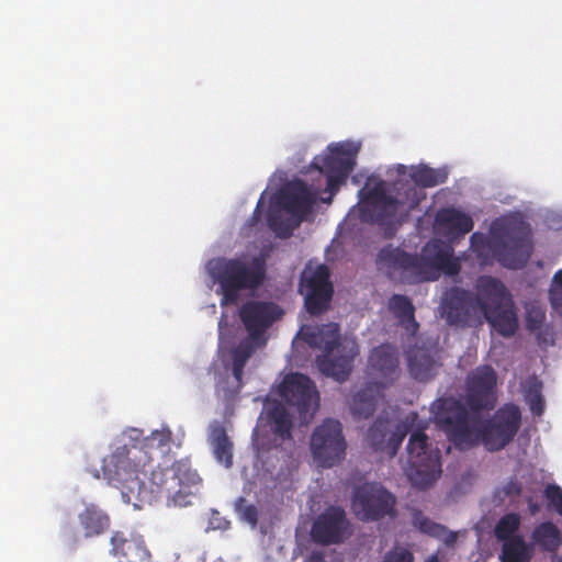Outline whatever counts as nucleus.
<instances>
[{"label":"nucleus","mask_w":562,"mask_h":562,"mask_svg":"<svg viewBox=\"0 0 562 562\" xmlns=\"http://www.w3.org/2000/svg\"><path fill=\"white\" fill-rule=\"evenodd\" d=\"M170 438V430H154L139 443L117 447L102 461L103 479L120 487L128 502L132 496L144 497L146 479L151 492L159 494H170L177 486L200 490L202 479L189 459L177 460L169 468L153 467V450L166 446Z\"/></svg>","instance_id":"obj_1"},{"label":"nucleus","mask_w":562,"mask_h":562,"mask_svg":"<svg viewBox=\"0 0 562 562\" xmlns=\"http://www.w3.org/2000/svg\"><path fill=\"white\" fill-rule=\"evenodd\" d=\"M430 412L436 425L459 450L482 442L488 451H499L514 439L521 422L520 409L515 404H506L492 418L482 420L480 414H470L454 396L435 400Z\"/></svg>","instance_id":"obj_2"},{"label":"nucleus","mask_w":562,"mask_h":562,"mask_svg":"<svg viewBox=\"0 0 562 562\" xmlns=\"http://www.w3.org/2000/svg\"><path fill=\"white\" fill-rule=\"evenodd\" d=\"M470 248L482 263L496 259L509 269L522 268L531 252V232L519 215L496 220L492 225V236L475 232L470 237Z\"/></svg>","instance_id":"obj_3"},{"label":"nucleus","mask_w":562,"mask_h":562,"mask_svg":"<svg viewBox=\"0 0 562 562\" xmlns=\"http://www.w3.org/2000/svg\"><path fill=\"white\" fill-rule=\"evenodd\" d=\"M378 262L382 268L398 272L402 281L409 284L434 280L436 277L431 269L451 277L461 270L460 259L454 257L453 248L439 240L424 247L423 258L391 245L385 246L378 255Z\"/></svg>","instance_id":"obj_4"},{"label":"nucleus","mask_w":562,"mask_h":562,"mask_svg":"<svg viewBox=\"0 0 562 562\" xmlns=\"http://www.w3.org/2000/svg\"><path fill=\"white\" fill-rule=\"evenodd\" d=\"M417 417V413L412 412L395 426V429L386 437L385 450L391 457H394L407 434L411 432L406 446L407 465L405 472L414 486L426 488L442 472L440 450L432 446L423 428L411 431Z\"/></svg>","instance_id":"obj_5"},{"label":"nucleus","mask_w":562,"mask_h":562,"mask_svg":"<svg viewBox=\"0 0 562 562\" xmlns=\"http://www.w3.org/2000/svg\"><path fill=\"white\" fill-rule=\"evenodd\" d=\"M206 267L213 282L218 286L222 304L237 303L240 292L258 289L266 279L265 261L257 257H218L211 259Z\"/></svg>","instance_id":"obj_6"},{"label":"nucleus","mask_w":562,"mask_h":562,"mask_svg":"<svg viewBox=\"0 0 562 562\" xmlns=\"http://www.w3.org/2000/svg\"><path fill=\"white\" fill-rule=\"evenodd\" d=\"M304 336L310 346L324 351L315 360L318 370L326 376H331L339 382L345 381L359 353L357 341L348 337L341 338L337 323L308 328Z\"/></svg>","instance_id":"obj_7"},{"label":"nucleus","mask_w":562,"mask_h":562,"mask_svg":"<svg viewBox=\"0 0 562 562\" xmlns=\"http://www.w3.org/2000/svg\"><path fill=\"white\" fill-rule=\"evenodd\" d=\"M395 189L398 191L397 196L387 194L383 181L369 190L362 188L359 191L361 218L364 222L385 225L392 223L403 205L407 204V210L417 205L416 190L409 182L395 183Z\"/></svg>","instance_id":"obj_8"},{"label":"nucleus","mask_w":562,"mask_h":562,"mask_svg":"<svg viewBox=\"0 0 562 562\" xmlns=\"http://www.w3.org/2000/svg\"><path fill=\"white\" fill-rule=\"evenodd\" d=\"M479 290L483 297L481 318L505 338L513 337L519 327L514 301L506 286L496 278L485 276L479 279Z\"/></svg>","instance_id":"obj_9"},{"label":"nucleus","mask_w":562,"mask_h":562,"mask_svg":"<svg viewBox=\"0 0 562 562\" xmlns=\"http://www.w3.org/2000/svg\"><path fill=\"white\" fill-rule=\"evenodd\" d=\"M483 297L459 286L448 289L441 297L440 313L449 325L469 327L482 324Z\"/></svg>","instance_id":"obj_10"},{"label":"nucleus","mask_w":562,"mask_h":562,"mask_svg":"<svg viewBox=\"0 0 562 562\" xmlns=\"http://www.w3.org/2000/svg\"><path fill=\"white\" fill-rule=\"evenodd\" d=\"M347 442L339 420L327 418L318 425L311 437V451L318 465L331 468L346 457Z\"/></svg>","instance_id":"obj_11"},{"label":"nucleus","mask_w":562,"mask_h":562,"mask_svg":"<svg viewBox=\"0 0 562 562\" xmlns=\"http://www.w3.org/2000/svg\"><path fill=\"white\" fill-rule=\"evenodd\" d=\"M497 374L487 364L479 366L465 378V396L462 403L470 414H481L495 408Z\"/></svg>","instance_id":"obj_12"},{"label":"nucleus","mask_w":562,"mask_h":562,"mask_svg":"<svg viewBox=\"0 0 562 562\" xmlns=\"http://www.w3.org/2000/svg\"><path fill=\"white\" fill-rule=\"evenodd\" d=\"M395 497L381 484L364 483L353 492L352 510L361 521L395 516Z\"/></svg>","instance_id":"obj_13"},{"label":"nucleus","mask_w":562,"mask_h":562,"mask_svg":"<svg viewBox=\"0 0 562 562\" xmlns=\"http://www.w3.org/2000/svg\"><path fill=\"white\" fill-rule=\"evenodd\" d=\"M300 292L305 296L304 304L311 315L323 314L328 308L334 293L327 266L306 267L301 276Z\"/></svg>","instance_id":"obj_14"},{"label":"nucleus","mask_w":562,"mask_h":562,"mask_svg":"<svg viewBox=\"0 0 562 562\" xmlns=\"http://www.w3.org/2000/svg\"><path fill=\"white\" fill-rule=\"evenodd\" d=\"M352 535V526L346 510L338 505H330L314 519L311 538L319 546L344 543Z\"/></svg>","instance_id":"obj_15"},{"label":"nucleus","mask_w":562,"mask_h":562,"mask_svg":"<svg viewBox=\"0 0 562 562\" xmlns=\"http://www.w3.org/2000/svg\"><path fill=\"white\" fill-rule=\"evenodd\" d=\"M280 396L300 414H306L317 405L318 393L313 381L302 373H291L284 376L279 386Z\"/></svg>","instance_id":"obj_16"},{"label":"nucleus","mask_w":562,"mask_h":562,"mask_svg":"<svg viewBox=\"0 0 562 562\" xmlns=\"http://www.w3.org/2000/svg\"><path fill=\"white\" fill-rule=\"evenodd\" d=\"M318 191L312 190L303 180H295L284 186L278 195V203L297 217V224L312 211Z\"/></svg>","instance_id":"obj_17"},{"label":"nucleus","mask_w":562,"mask_h":562,"mask_svg":"<svg viewBox=\"0 0 562 562\" xmlns=\"http://www.w3.org/2000/svg\"><path fill=\"white\" fill-rule=\"evenodd\" d=\"M282 315L279 306L272 302L249 301L239 311L240 319L251 336H260Z\"/></svg>","instance_id":"obj_18"},{"label":"nucleus","mask_w":562,"mask_h":562,"mask_svg":"<svg viewBox=\"0 0 562 562\" xmlns=\"http://www.w3.org/2000/svg\"><path fill=\"white\" fill-rule=\"evenodd\" d=\"M327 154L316 156L312 166L323 171L350 175L356 165L358 148L351 143H338L328 146Z\"/></svg>","instance_id":"obj_19"},{"label":"nucleus","mask_w":562,"mask_h":562,"mask_svg":"<svg viewBox=\"0 0 562 562\" xmlns=\"http://www.w3.org/2000/svg\"><path fill=\"white\" fill-rule=\"evenodd\" d=\"M398 352L389 344L375 347L369 356V367L374 374L382 378L378 383L384 386L398 376Z\"/></svg>","instance_id":"obj_20"},{"label":"nucleus","mask_w":562,"mask_h":562,"mask_svg":"<svg viewBox=\"0 0 562 562\" xmlns=\"http://www.w3.org/2000/svg\"><path fill=\"white\" fill-rule=\"evenodd\" d=\"M111 552L120 558V562H143L150 558L145 542L140 538H125L120 531L111 537Z\"/></svg>","instance_id":"obj_21"},{"label":"nucleus","mask_w":562,"mask_h":562,"mask_svg":"<svg viewBox=\"0 0 562 562\" xmlns=\"http://www.w3.org/2000/svg\"><path fill=\"white\" fill-rule=\"evenodd\" d=\"M408 369L411 375L420 382L432 379L437 373L439 363L425 348H414L407 355Z\"/></svg>","instance_id":"obj_22"},{"label":"nucleus","mask_w":562,"mask_h":562,"mask_svg":"<svg viewBox=\"0 0 562 562\" xmlns=\"http://www.w3.org/2000/svg\"><path fill=\"white\" fill-rule=\"evenodd\" d=\"M385 386L378 382H369L359 390L352 397L351 412L357 417L368 418L371 416Z\"/></svg>","instance_id":"obj_23"},{"label":"nucleus","mask_w":562,"mask_h":562,"mask_svg":"<svg viewBox=\"0 0 562 562\" xmlns=\"http://www.w3.org/2000/svg\"><path fill=\"white\" fill-rule=\"evenodd\" d=\"M209 441L216 461L226 469L231 468L234 445L222 424L215 423L211 426Z\"/></svg>","instance_id":"obj_24"},{"label":"nucleus","mask_w":562,"mask_h":562,"mask_svg":"<svg viewBox=\"0 0 562 562\" xmlns=\"http://www.w3.org/2000/svg\"><path fill=\"white\" fill-rule=\"evenodd\" d=\"M78 521L87 538L103 533L110 526L109 515L95 504H88L83 510L79 513Z\"/></svg>","instance_id":"obj_25"},{"label":"nucleus","mask_w":562,"mask_h":562,"mask_svg":"<svg viewBox=\"0 0 562 562\" xmlns=\"http://www.w3.org/2000/svg\"><path fill=\"white\" fill-rule=\"evenodd\" d=\"M437 223L453 236H463L473 229L472 217L457 209H443L437 213Z\"/></svg>","instance_id":"obj_26"},{"label":"nucleus","mask_w":562,"mask_h":562,"mask_svg":"<svg viewBox=\"0 0 562 562\" xmlns=\"http://www.w3.org/2000/svg\"><path fill=\"white\" fill-rule=\"evenodd\" d=\"M389 308L407 333L413 336L417 333L419 324L415 319V306L407 296L393 294L389 300Z\"/></svg>","instance_id":"obj_27"},{"label":"nucleus","mask_w":562,"mask_h":562,"mask_svg":"<svg viewBox=\"0 0 562 562\" xmlns=\"http://www.w3.org/2000/svg\"><path fill=\"white\" fill-rule=\"evenodd\" d=\"M412 524L420 532L442 540L447 547H452L457 542L458 536L454 531H450L446 526L432 521L419 509L413 512Z\"/></svg>","instance_id":"obj_28"},{"label":"nucleus","mask_w":562,"mask_h":562,"mask_svg":"<svg viewBox=\"0 0 562 562\" xmlns=\"http://www.w3.org/2000/svg\"><path fill=\"white\" fill-rule=\"evenodd\" d=\"M531 539L542 551L554 553L562 544V532L552 521H544L533 529Z\"/></svg>","instance_id":"obj_29"},{"label":"nucleus","mask_w":562,"mask_h":562,"mask_svg":"<svg viewBox=\"0 0 562 562\" xmlns=\"http://www.w3.org/2000/svg\"><path fill=\"white\" fill-rule=\"evenodd\" d=\"M267 418L271 425V431L274 435V441L280 439L284 441L286 439H291V429H292V420L290 418L286 408L280 404L276 403L267 411Z\"/></svg>","instance_id":"obj_30"},{"label":"nucleus","mask_w":562,"mask_h":562,"mask_svg":"<svg viewBox=\"0 0 562 562\" xmlns=\"http://www.w3.org/2000/svg\"><path fill=\"white\" fill-rule=\"evenodd\" d=\"M409 176L416 186L432 188L447 181L448 171L446 168H431L426 165H419L412 168Z\"/></svg>","instance_id":"obj_31"},{"label":"nucleus","mask_w":562,"mask_h":562,"mask_svg":"<svg viewBox=\"0 0 562 562\" xmlns=\"http://www.w3.org/2000/svg\"><path fill=\"white\" fill-rule=\"evenodd\" d=\"M531 550L521 536H515L503 543L501 562H529Z\"/></svg>","instance_id":"obj_32"},{"label":"nucleus","mask_w":562,"mask_h":562,"mask_svg":"<svg viewBox=\"0 0 562 562\" xmlns=\"http://www.w3.org/2000/svg\"><path fill=\"white\" fill-rule=\"evenodd\" d=\"M390 434V422L386 418H376L369 427L366 440L374 450H385L386 437Z\"/></svg>","instance_id":"obj_33"},{"label":"nucleus","mask_w":562,"mask_h":562,"mask_svg":"<svg viewBox=\"0 0 562 562\" xmlns=\"http://www.w3.org/2000/svg\"><path fill=\"white\" fill-rule=\"evenodd\" d=\"M541 392L542 382L537 378L530 379L525 390V400L535 416H541L544 412V400Z\"/></svg>","instance_id":"obj_34"},{"label":"nucleus","mask_w":562,"mask_h":562,"mask_svg":"<svg viewBox=\"0 0 562 562\" xmlns=\"http://www.w3.org/2000/svg\"><path fill=\"white\" fill-rule=\"evenodd\" d=\"M252 446L256 450L257 459L266 467L269 456L272 451L278 449L279 443L272 442L268 434L255 429L252 432Z\"/></svg>","instance_id":"obj_35"},{"label":"nucleus","mask_w":562,"mask_h":562,"mask_svg":"<svg viewBox=\"0 0 562 562\" xmlns=\"http://www.w3.org/2000/svg\"><path fill=\"white\" fill-rule=\"evenodd\" d=\"M520 517L518 514L510 513L503 516L495 526V536L498 540L508 541L519 529Z\"/></svg>","instance_id":"obj_36"},{"label":"nucleus","mask_w":562,"mask_h":562,"mask_svg":"<svg viewBox=\"0 0 562 562\" xmlns=\"http://www.w3.org/2000/svg\"><path fill=\"white\" fill-rule=\"evenodd\" d=\"M254 352L255 346L251 339L246 338L240 340L238 345L231 351L232 366L246 367Z\"/></svg>","instance_id":"obj_37"},{"label":"nucleus","mask_w":562,"mask_h":562,"mask_svg":"<svg viewBox=\"0 0 562 562\" xmlns=\"http://www.w3.org/2000/svg\"><path fill=\"white\" fill-rule=\"evenodd\" d=\"M200 490L195 488H184L182 486H177L170 494L165 493L168 501L173 505L178 507H187L192 504L193 497L196 495V493Z\"/></svg>","instance_id":"obj_38"},{"label":"nucleus","mask_w":562,"mask_h":562,"mask_svg":"<svg viewBox=\"0 0 562 562\" xmlns=\"http://www.w3.org/2000/svg\"><path fill=\"white\" fill-rule=\"evenodd\" d=\"M552 308L562 317V270L553 276V284L549 292Z\"/></svg>","instance_id":"obj_39"},{"label":"nucleus","mask_w":562,"mask_h":562,"mask_svg":"<svg viewBox=\"0 0 562 562\" xmlns=\"http://www.w3.org/2000/svg\"><path fill=\"white\" fill-rule=\"evenodd\" d=\"M324 172L326 173L325 192H327L329 195L327 198H322V201L329 203L331 201L333 196L339 190L340 186L346 182L349 175L331 172V171H324Z\"/></svg>","instance_id":"obj_40"},{"label":"nucleus","mask_w":562,"mask_h":562,"mask_svg":"<svg viewBox=\"0 0 562 562\" xmlns=\"http://www.w3.org/2000/svg\"><path fill=\"white\" fill-rule=\"evenodd\" d=\"M235 508L241 520L248 522L251 527H256L258 522V509L255 505L248 504L244 497H239L236 501Z\"/></svg>","instance_id":"obj_41"},{"label":"nucleus","mask_w":562,"mask_h":562,"mask_svg":"<svg viewBox=\"0 0 562 562\" xmlns=\"http://www.w3.org/2000/svg\"><path fill=\"white\" fill-rule=\"evenodd\" d=\"M546 319V312L540 308L532 306L528 308L526 314V326L529 330L535 331L542 327Z\"/></svg>","instance_id":"obj_42"},{"label":"nucleus","mask_w":562,"mask_h":562,"mask_svg":"<svg viewBox=\"0 0 562 562\" xmlns=\"http://www.w3.org/2000/svg\"><path fill=\"white\" fill-rule=\"evenodd\" d=\"M384 562H414V557L407 549L395 548L385 554Z\"/></svg>","instance_id":"obj_43"},{"label":"nucleus","mask_w":562,"mask_h":562,"mask_svg":"<svg viewBox=\"0 0 562 562\" xmlns=\"http://www.w3.org/2000/svg\"><path fill=\"white\" fill-rule=\"evenodd\" d=\"M547 498L554 505L557 512L562 516V490L555 484L548 485L546 488Z\"/></svg>","instance_id":"obj_44"},{"label":"nucleus","mask_w":562,"mask_h":562,"mask_svg":"<svg viewBox=\"0 0 562 562\" xmlns=\"http://www.w3.org/2000/svg\"><path fill=\"white\" fill-rule=\"evenodd\" d=\"M229 525L231 522L226 518L222 517L217 510H212L207 529L226 530L229 528Z\"/></svg>","instance_id":"obj_45"},{"label":"nucleus","mask_w":562,"mask_h":562,"mask_svg":"<svg viewBox=\"0 0 562 562\" xmlns=\"http://www.w3.org/2000/svg\"><path fill=\"white\" fill-rule=\"evenodd\" d=\"M244 369H245V367L232 366V372H233V376L236 381L237 391H239L244 385V382H243Z\"/></svg>","instance_id":"obj_46"},{"label":"nucleus","mask_w":562,"mask_h":562,"mask_svg":"<svg viewBox=\"0 0 562 562\" xmlns=\"http://www.w3.org/2000/svg\"><path fill=\"white\" fill-rule=\"evenodd\" d=\"M263 204V198L261 196L257 203V206L254 211V214H252V220L257 221L259 220L260 215H261V206Z\"/></svg>","instance_id":"obj_47"},{"label":"nucleus","mask_w":562,"mask_h":562,"mask_svg":"<svg viewBox=\"0 0 562 562\" xmlns=\"http://www.w3.org/2000/svg\"><path fill=\"white\" fill-rule=\"evenodd\" d=\"M268 221H269V225H270V227H271V228H273L274 231H277V229H278V228H277V216H274V215H272V214H271V215L269 216V220H268Z\"/></svg>","instance_id":"obj_48"},{"label":"nucleus","mask_w":562,"mask_h":562,"mask_svg":"<svg viewBox=\"0 0 562 562\" xmlns=\"http://www.w3.org/2000/svg\"><path fill=\"white\" fill-rule=\"evenodd\" d=\"M426 562H438L437 555H431Z\"/></svg>","instance_id":"obj_49"},{"label":"nucleus","mask_w":562,"mask_h":562,"mask_svg":"<svg viewBox=\"0 0 562 562\" xmlns=\"http://www.w3.org/2000/svg\"><path fill=\"white\" fill-rule=\"evenodd\" d=\"M404 169H405V166H404V165H401V166L398 167V171H400V172H401L402 170H404Z\"/></svg>","instance_id":"obj_50"}]
</instances>
